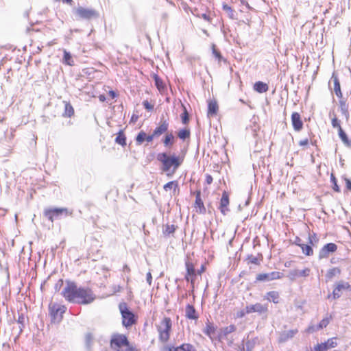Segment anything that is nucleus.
Wrapping results in <instances>:
<instances>
[{"label":"nucleus","mask_w":351,"mask_h":351,"mask_svg":"<svg viewBox=\"0 0 351 351\" xmlns=\"http://www.w3.org/2000/svg\"><path fill=\"white\" fill-rule=\"evenodd\" d=\"M64 213L65 215L68 214L67 209L55 208L53 210H45V216L48 217L49 219L51 221H53L54 219H57Z\"/></svg>","instance_id":"obj_14"},{"label":"nucleus","mask_w":351,"mask_h":351,"mask_svg":"<svg viewBox=\"0 0 351 351\" xmlns=\"http://www.w3.org/2000/svg\"><path fill=\"white\" fill-rule=\"evenodd\" d=\"M214 332H215L214 327L213 326H211L210 324H207L206 328L205 330V333L210 335V334L214 333Z\"/></svg>","instance_id":"obj_51"},{"label":"nucleus","mask_w":351,"mask_h":351,"mask_svg":"<svg viewBox=\"0 0 351 351\" xmlns=\"http://www.w3.org/2000/svg\"><path fill=\"white\" fill-rule=\"evenodd\" d=\"M154 80L156 86H157L158 90H161L162 88H164V85L162 80L156 75H154Z\"/></svg>","instance_id":"obj_46"},{"label":"nucleus","mask_w":351,"mask_h":351,"mask_svg":"<svg viewBox=\"0 0 351 351\" xmlns=\"http://www.w3.org/2000/svg\"><path fill=\"white\" fill-rule=\"evenodd\" d=\"M311 269L309 268H305L304 269H292L289 271L288 278L291 280H295L299 277H307L310 275Z\"/></svg>","instance_id":"obj_13"},{"label":"nucleus","mask_w":351,"mask_h":351,"mask_svg":"<svg viewBox=\"0 0 351 351\" xmlns=\"http://www.w3.org/2000/svg\"><path fill=\"white\" fill-rule=\"evenodd\" d=\"M93 336L91 333L88 332L85 336V343L88 350H90L93 343Z\"/></svg>","instance_id":"obj_33"},{"label":"nucleus","mask_w":351,"mask_h":351,"mask_svg":"<svg viewBox=\"0 0 351 351\" xmlns=\"http://www.w3.org/2000/svg\"><path fill=\"white\" fill-rule=\"evenodd\" d=\"M156 137V136H154V133L151 135H148L147 136L146 135V137H145V140L147 141V142H151L153 141L154 138Z\"/></svg>","instance_id":"obj_58"},{"label":"nucleus","mask_w":351,"mask_h":351,"mask_svg":"<svg viewBox=\"0 0 351 351\" xmlns=\"http://www.w3.org/2000/svg\"><path fill=\"white\" fill-rule=\"evenodd\" d=\"M337 346V338L332 337L324 343H317L314 346L312 351H327L329 349L335 348Z\"/></svg>","instance_id":"obj_9"},{"label":"nucleus","mask_w":351,"mask_h":351,"mask_svg":"<svg viewBox=\"0 0 351 351\" xmlns=\"http://www.w3.org/2000/svg\"><path fill=\"white\" fill-rule=\"evenodd\" d=\"M62 294L69 302L87 304L93 302L95 298L93 291L85 287H77L73 282H67L64 288Z\"/></svg>","instance_id":"obj_1"},{"label":"nucleus","mask_w":351,"mask_h":351,"mask_svg":"<svg viewBox=\"0 0 351 351\" xmlns=\"http://www.w3.org/2000/svg\"><path fill=\"white\" fill-rule=\"evenodd\" d=\"M145 137L146 134L143 131L140 132L136 138L137 143L141 144L145 140Z\"/></svg>","instance_id":"obj_43"},{"label":"nucleus","mask_w":351,"mask_h":351,"mask_svg":"<svg viewBox=\"0 0 351 351\" xmlns=\"http://www.w3.org/2000/svg\"><path fill=\"white\" fill-rule=\"evenodd\" d=\"M184 112L182 113L181 117H182V121L184 124L188 123L189 121V113L184 106Z\"/></svg>","instance_id":"obj_44"},{"label":"nucleus","mask_w":351,"mask_h":351,"mask_svg":"<svg viewBox=\"0 0 351 351\" xmlns=\"http://www.w3.org/2000/svg\"><path fill=\"white\" fill-rule=\"evenodd\" d=\"M218 110V105L215 101H210L208 106V116L213 117L215 115Z\"/></svg>","instance_id":"obj_22"},{"label":"nucleus","mask_w":351,"mask_h":351,"mask_svg":"<svg viewBox=\"0 0 351 351\" xmlns=\"http://www.w3.org/2000/svg\"><path fill=\"white\" fill-rule=\"evenodd\" d=\"M268 312V304H263L261 303H256L246 306V313H257L259 315L267 317Z\"/></svg>","instance_id":"obj_8"},{"label":"nucleus","mask_w":351,"mask_h":351,"mask_svg":"<svg viewBox=\"0 0 351 351\" xmlns=\"http://www.w3.org/2000/svg\"><path fill=\"white\" fill-rule=\"evenodd\" d=\"M339 104L342 114L346 117V119H348L349 115L348 105L343 101H340Z\"/></svg>","instance_id":"obj_34"},{"label":"nucleus","mask_w":351,"mask_h":351,"mask_svg":"<svg viewBox=\"0 0 351 351\" xmlns=\"http://www.w3.org/2000/svg\"><path fill=\"white\" fill-rule=\"evenodd\" d=\"M115 142L119 145H126V138L122 131H120L115 138Z\"/></svg>","instance_id":"obj_32"},{"label":"nucleus","mask_w":351,"mask_h":351,"mask_svg":"<svg viewBox=\"0 0 351 351\" xmlns=\"http://www.w3.org/2000/svg\"><path fill=\"white\" fill-rule=\"evenodd\" d=\"M338 132H339V136L340 138L341 139V141H343V143L346 145L350 147L351 142L349 141L346 134L343 130V129L341 128H339V130Z\"/></svg>","instance_id":"obj_31"},{"label":"nucleus","mask_w":351,"mask_h":351,"mask_svg":"<svg viewBox=\"0 0 351 351\" xmlns=\"http://www.w3.org/2000/svg\"><path fill=\"white\" fill-rule=\"evenodd\" d=\"M282 274L278 271H272L267 274H259L256 276L258 281H271L276 279H280Z\"/></svg>","instance_id":"obj_12"},{"label":"nucleus","mask_w":351,"mask_h":351,"mask_svg":"<svg viewBox=\"0 0 351 351\" xmlns=\"http://www.w3.org/2000/svg\"><path fill=\"white\" fill-rule=\"evenodd\" d=\"M249 260H250V263H252L253 264L258 263V258L254 256H251L250 257H249Z\"/></svg>","instance_id":"obj_56"},{"label":"nucleus","mask_w":351,"mask_h":351,"mask_svg":"<svg viewBox=\"0 0 351 351\" xmlns=\"http://www.w3.org/2000/svg\"><path fill=\"white\" fill-rule=\"evenodd\" d=\"M126 347H127V348L125 349V351H137V350L134 347L130 346V343H129V346H126Z\"/></svg>","instance_id":"obj_60"},{"label":"nucleus","mask_w":351,"mask_h":351,"mask_svg":"<svg viewBox=\"0 0 351 351\" xmlns=\"http://www.w3.org/2000/svg\"><path fill=\"white\" fill-rule=\"evenodd\" d=\"M331 123L333 128L338 129V131L339 130V128H341L340 125V121L337 118L335 115L332 118Z\"/></svg>","instance_id":"obj_45"},{"label":"nucleus","mask_w":351,"mask_h":351,"mask_svg":"<svg viewBox=\"0 0 351 351\" xmlns=\"http://www.w3.org/2000/svg\"><path fill=\"white\" fill-rule=\"evenodd\" d=\"M350 288V285L348 282L340 280L336 283L333 290L332 296L333 299H338L341 297L343 291L348 290Z\"/></svg>","instance_id":"obj_10"},{"label":"nucleus","mask_w":351,"mask_h":351,"mask_svg":"<svg viewBox=\"0 0 351 351\" xmlns=\"http://www.w3.org/2000/svg\"><path fill=\"white\" fill-rule=\"evenodd\" d=\"M329 322H330L329 318H328V317L324 318L319 322V324L317 326L316 329H314L313 327H309L308 328V331L309 332H313L315 330H318L322 329L324 328H326L328 325Z\"/></svg>","instance_id":"obj_28"},{"label":"nucleus","mask_w":351,"mask_h":351,"mask_svg":"<svg viewBox=\"0 0 351 351\" xmlns=\"http://www.w3.org/2000/svg\"><path fill=\"white\" fill-rule=\"evenodd\" d=\"M152 274L150 272H148L147 274V282H148V284L149 285H151L152 284Z\"/></svg>","instance_id":"obj_57"},{"label":"nucleus","mask_w":351,"mask_h":351,"mask_svg":"<svg viewBox=\"0 0 351 351\" xmlns=\"http://www.w3.org/2000/svg\"><path fill=\"white\" fill-rule=\"evenodd\" d=\"M174 351H194L192 345L189 343H184L182 346L177 347Z\"/></svg>","instance_id":"obj_35"},{"label":"nucleus","mask_w":351,"mask_h":351,"mask_svg":"<svg viewBox=\"0 0 351 351\" xmlns=\"http://www.w3.org/2000/svg\"><path fill=\"white\" fill-rule=\"evenodd\" d=\"M143 104V106L145 107V108L148 110H152L154 108V106L152 105L151 104H149V101L147 100L144 101Z\"/></svg>","instance_id":"obj_53"},{"label":"nucleus","mask_w":351,"mask_h":351,"mask_svg":"<svg viewBox=\"0 0 351 351\" xmlns=\"http://www.w3.org/2000/svg\"><path fill=\"white\" fill-rule=\"evenodd\" d=\"M297 332L298 330H289L284 331L282 333H280L278 341L280 343L286 342L289 339L292 338Z\"/></svg>","instance_id":"obj_19"},{"label":"nucleus","mask_w":351,"mask_h":351,"mask_svg":"<svg viewBox=\"0 0 351 351\" xmlns=\"http://www.w3.org/2000/svg\"><path fill=\"white\" fill-rule=\"evenodd\" d=\"M121 316H122V324L126 327H130L136 322L134 314L128 309V306L125 303H121L119 306Z\"/></svg>","instance_id":"obj_5"},{"label":"nucleus","mask_w":351,"mask_h":351,"mask_svg":"<svg viewBox=\"0 0 351 351\" xmlns=\"http://www.w3.org/2000/svg\"><path fill=\"white\" fill-rule=\"evenodd\" d=\"M171 326V319L167 317H164L160 324L157 326V330L159 333V339L160 341L165 343L169 339Z\"/></svg>","instance_id":"obj_4"},{"label":"nucleus","mask_w":351,"mask_h":351,"mask_svg":"<svg viewBox=\"0 0 351 351\" xmlns=\"http://www.w3.org/2000/svg\"><path fill=\"white\" fill-rule=\"evenodd\" d=\"M223 9L228 13V16L230 18H232V19L234 18V11L229 5H223Z\"/></svg>","instance_id":"obj_47"},{"label":"nucleus","mask_w":351,"mask_h":351,"mask_svg":"<svg viewBox=\"0 0 351 351\" xmlns=\"http://www.w3.org/2000/svg\"><path fill=\"white\" fill-rule=\"evenodd\" d=\"M195 206L199 208V212L203 213L206 211V208L204 206V203L200 197V192L198 191L196 194L195 198Z\"/></svg>","instance_id":"obj_27"},{"label":"nucleus","mask_w":351,"mask_h":351,"mask_svg":"<svg viewBox=\"0 0 351 351\" xmlns=\"http://www.w3.org/2000/svg\"><path fill=\"white\" fill-rule=\"evenodd\" d=\"M186 267L187 274H186L185 278L187 281H189L190 277L194 276L195 275V271L193 265L189 262L186 263Z\"/></svg>","instance_id":"obj_25"},{"label":"nucleus","mask_w":351,"mask_h":351,"mask_svg":"<svg viewBox=\"0 0 351 351\" xmlns=\"http://www.w3.org/2000/svg\"><path fill=\"white\" fill-rule=\"evenodd\" d=\"M291 122L295 131L299 132L302 129L303 123L301 120L300 114L298 112H293L291 114Z\"/></svg>","instance_id":"obj_15"},{"label":"nucleus","mask_w":351,"mask_h":351,"mask_svg":"<svg viewBox=\"0 0 351 351\" xmlns=\"http://www.w3.org/2000/svg\"><path fill=\"white\" fill-rule=\"evenodd\" d=\"M337 249V246L335 243H327L320 250L319 252V258L323 259L328 258L330 253L335 252Z\"/></svg>","instance_id":"obj_11"},{"label":"nucleus","mask_w":351,"mask_h":351,"mask_svg":"<svg viewBox=\"0 0 351 351\" xmlns=\"http://www.w3.org/2000/svg\"><path fill=\"white\" fill-rule=\"evenodd\" d=\"M64 61L68 65L73 64V60L71 54L69 52H66V51L64 53Z\"/></svg>","instance_id":"obj_38"},{"label":"nucleus","mask_w":351,"mask_h":351,"mask_svg":"<svg viewBox=\"0 0 351 351\" xmlns=\"http://www.w3.org/2000/svg\"><path fill=\"white\" fill-rule=\"evenodd\" d=\"M64 112L63 113L64 117H71L74 114V109L70 103L64 101Z\"/></svg>","instance_id":"obj_26"},{"label":"nucleus","mask_w":351,"mask_h":351,"mask_svg":"<svg viewBox=\"0 0 351 351\" xmlns=\"http://www.w3.org/2000/svg\"><path fill=\"white\" fill-rule=\"evenodd\" d=\"M331 181L332 182V183L334 184L333 189L337 192H339L340 191L339 187L337 184L336 178H335V176L332 174L331 175Z\"/></svg>","instance_id":"obj_50"},{"label":"nucleus","mask_w":351,"mask_h":351,"mask_svg":"<svg viewBox=\"0 0 351 351\" xmlns=\"http://www.w3.org/2000/svg\"><path fill=\"white\" fill-rule=\"evenodd\" d=\"M335 94L338 97H342V93L341 91V89L339 90V91H335Z\"/></svg>","instance_id":"obj_62"},{"label":"nucleus","mask_w":351,"mask_h":351,"mask_svg":"<svg viewBox=\"0 0 351 351\" xmlns=\"http://www.w3.org/2000/svg\"><path fill=\"white\" fill-rule=\"evenodd\" d=\"M308 240L311 246H315L319 241V239L317 237L316 234L315 233L313 234H309Z\"/></svg>","instance_id":"obj_39"},{"label":"nucleus","mask_w":351,"mask_h":351,"mask_svg":"<svg viewBox=\"0 0 351 351\" xmlns=\"http://www.w3.org/2000/svg\"><path fill=\"white\" fill-rule=\"evenodd\" d=\"M308 143V141L307 138L300 141L299 143L300 145H301V146L306 145Z\"/></svg>","instance_id":"obj_61"},{"label":"nucleus","mask_w":351,"mask_h":351,"mask_svg":"<svg viewBox=\"0 0 351 351\" xmlns=\"http://www.w3.org/2000/svg\"><path fill=\"white\" fill-rule=\"evenodd\" d=\"M123 271H130V269L129 267H128L127 265H125L123 266Z\"/></svg>","instance_id":"obj_64"},{"label":"nucleus","mask_w":351,"mask_h":351,"mask_svg":"<svg viewBox=\"0 0 351 351\" xmlns=\"http://www.w3.org/2000/svg\"><path fill=\"white\" fill-rule=\"evenodd\" d=\"M110 346L115 351H123L121 350V347L128 346L129 341L126 335L123 334L113 333L111 335Z\"/></svg>","instance_id":"obj_6"},{"label":"nucleus","mask_w":351,"mask_h":351,"mask_svg":"<svg viewBox=\"0 0 351 351\" xmlns=\"http://www.w3.org/2000/svg\"><path fill=\"white\" fill-rule=\"evenodd\" d=\"M180 139L185 140L190 136V131L188 129H183L179 131L178 134Z\"/></svg>","instance_id":"obj_37"},{"label":"nucleus","mask_w":351,"mask_h":351,"mask_svg":"<svg viewBox=\"0 0 351 351\" xmlns=\"http://www.w3.org/2000/svg\"><path fill=\"white\" fill-rule=\"evenodd\" d=\"M346 187L348 190L351 191V180L348 178H345Z\"/></svg>","instance_id":"obj_55"},{"label":"nucleus","mask_w":351,"mask_h":351,"mask_svg":"<svg viewBox=\"0 0 351 351\" xmlns=\"http://www.w3.org/2000/svg\"><path fill=\"white\" fill-rule=\"evenodd\" d=\"M279 298L278 292L275 291L267 292L265 296V299L269 302H273L275 304H278L279 302Z\"/></svg>","instance_id":"obj_20"},{"label":"nucleus","mask_w":351,"mask_h":351,"mask_svg":"<svg viewBox=\"0 0 351 351\" xmlns=\"http://www.w3.org/2000/svg\"><path fill=\"white\" fill-rule=\"evenodd\" d=\"M66 309V308L64 305L56 303H50L49 304V311L51 323H60L62 319L63 314L65 313Z\"/></svg>","instance_id":"obj_3"},{"label":"nucleus","mask_w":351,"mask_h":351,"mask_svg":"<svg viewBox=\"0 0 351 351\" xmlns=\"http://www.w3.org/2000/svg\"><path fill=\"white\" fill-rule=\"evenodd\" d=\"M298 245H299L301 247L302 252L305 255H306V256L313 255V251L312 247L310 245H306V244H304V243H298Z\"/></svg>","instance_id":"obj_30"},{"label":"nucleus","mask_w":351,"mask_h":351,"mask_svg":"<svg viewBox=\"0 0 351 351\" xmlns=\"http://www.w3.org/2000/svg\"><path fill=\"white\" fill-rule=\"evenodd\" d=\"M63 285V280L60 279L55 285L54 289L56 291H60V288L62 287Z\"/></svg>","instance_id":"obj_52"},{"label":"nucleus","mask_w":351,"mask_h":351,"mask_svg":"<svg viewBox=\"0 0 351 351\" xmlns=\"http://www.w3.org/2000/svg\"><path fill=\"white\" fill-rule=\"evenodd\" d=\"M256 341V339L247 340L244 346V341H243L241 351H252L255 347Z\"/></svg>","instance_id":"obj_21"},{"label":"nucleus","mask_w":351,"mask_h":351,"mask_svg":"<svg viewBox=\"0 0 351 351\" xmlns=\"http://www.w3.org/2000/svg\"><path fill=\"white\" fill-rule=\"evenodd\" d=\"M75 14L82 19H91L97 18L98 13L96 10L91 8H84L83 7L77 8L75 11Z\"/></svg>","instance_id":"obj_7"},{"label":"nucleus","mask_w":351,"mask_h":351,"mask_svg":"<svg viewBox=\"0 0 351 351\" xmlns=\"http://www.w3.org/2000/svg\"><path fill=\"white\" fill-rule=\"evenodd\" d=\"M212 49H213V54L215 56L216 58H217L219 60V61H220L222 58V56H221L220 52L216 49L215 45H212Z\"/></svg>","instance_id":"obj_49"},{"label":"nucleus","mask_w":351,"mask_h":351,"mask_svg":"<svg viewBox=\"0 0 351 351\" xmlns=\"http://www.w3.org/2000/svg\"><path fill=\"white\" fill-rule=\"evenodd\" d=\"M169 128V123L167 120H161L160 122L159 126L156 128V129L154 130V136H156V137H158L163 133H165Z\"/></svg>","instance_id":"obj_16"},{"label":"nucleus","mask_w":351,"mask_h":351,"mask_svg":"<svg viewBox=\"0 0 351 351\" xmlns=\"http://www.w3.org/2000/svg\"><path fill=\"white\" fill-rule=\"evenodd\" d=\"M246 314V308L245 309H243L241 311H239L237 313V317L238 318H242Z\"/></svg>","instance_id":"obj_54"},{"label":"nucleus","mask_w":351,"mask_h":351,"mask_svg":"<svg viewBox=\"0 0 351 351\" xmlns=\"http://www.w3.org/2000/svg\"><path fill=\"white\" fill-rule=\"evenodd\" d=\"M157 160L162 165V170L166 172L169 176H172L181 165V161L178 156L175 155L168 156L165 152L159 153L157 155Z\"/></svg>","instance_id":"obj_2"},{"label":"nucleus","mask_w":351,"mask_h":351,"mask_svg":"<svg viewBox=\"0 0 351 351\" xmlns=\"http://www.w3.org/2000/svg\"><path fill=\"white\" fill-rule=\"evenodd\" d=\"M202 17L206 21L209 20V17L207 16L206 14H202Z\"/></svg>","instance_id":"obj_63"},{"label":"nucleus","mask_w":351,"mask_h":351,"mask_svg":"<svg viewBox=\"0 0 351 351\" xmlns=\"http://www.w3.org/2000/svg\"><path fill=\"white\" fill-rule=\"evenodd\" d=\"M206 181L208 184H210L213 182V177L210 175H207L206 178Z\"/></svg>","instance_id":"obj_59"},{"label":"nucleus","mask_w":351,"mask_h":351,"mask_svg":"<svg viewBox=\"0 0 351 351\" xmlns=\"http://www.w3.org/2000/svg\"><path fill=\"white\" fill-rule=\"evenodd\" d=\"M332 79L334 82V90L339 91V90L341 89V86L338 77L333 74L332 76Z\"/></svg>","instance_id":"obj_42"},{"label":"nucleus","mask_w":351,"mask_h":351,"mask_svg":"<svg viewBox=\"0 0 351 351\" xmlns=\"http://www.w3.org/2000/svg\"><path fill=\"white\" fill-rule=\"evenodd\" d=\"M340 274L341 270L338 267L330 269L326 274V281H330L334 277L339 276Z\"/></svg>","instance_id":"obj_23"},{"label":"nucleus","mask_w":351,"mask_h":351,"mask_svg":"<svg viewBox=\"0 0 351 351\" xmlns=\"http://www.w3.org/2000/svg\"><path fill=\"white\" fill-rule=\"evenodd\" d=\"M185 316L189 319L197 320L199 317L194 306L191 304H187L185 308Z\"/></svg>","instance_id":"obj_17"},{"label":"nucleus","mask_w":351,"mask_h":351,"mask_svg":"<svg viewBox=\"0 0 351 351\" xmlns=\"http://www.w3.org/2000/svg\"><path fill=\"white\" fill-rule=\"evenodd\" d=\"M176 230V226L174 225H167L164 230V233L165 234L169 235L173 234Z\"/></svg>","instance_id":"obj_41"},{"label":"nucleus","mask_w":351,"mask_h":351,"mask_svg":"<svg viewBox=\"0 0 351 351\" xmlns=\"http://www.w3.org/2000/svg\"><path fill=\"white\" fill-rule=\"evenodd\" d=\"M174 138L175 137L171 132L166 134L165 138L163 140L164 145L165 147H170L173 145Z\"/></svg>","instance_id":"obj_29"},{"label":"nucleus","mask_w":351,"mask_h":351,"mask_svg":"<svg viewBox=\"0 0 351 351\" xmlns=\"http://www.w3.org/2000/svg\"><path fill=\"white\" fill-rule=\"evenodd\" d=\"M177 184L175 182H169L166 184L164 185V189L167 191L171 189L173 187L176 188Z\"/></svg>","instance_id":"obj_48"},{"label":"nucleus","mask_w":351,"mask_h":351,"mask_svg":"<svg viewBox=\"0 0 351 351\" xmlns=\"http://www.w3.org/2000/svg\"><path fill=\"white\" fill-rule=\"evenodd\" d=\"M229 204V197L228 195L223 192L222 194V197L220 200L219 209L223 215H226V212L228 210V206Z\"/></svg>","instance_id":"obj_18"},{"label":"nucleus","mask_w":351,"mask_h":351,"mask_svg":"<svg viewBox=\"0 0 351 351\" xmlns=\"http://www.w3.org/2000/svg\"><path fill=\"white\" fill-rule=\"evenodd\" d=\"M236 330V326L234 325H230L223 328V333L224 335H228Z\"/></svg>","instance_id":"obj_40"},{"label":"nucleus","mask_w":351,"mask_h":351,"mask_svg":"<svg viewBox=\"0 0 351 351\" xmlns=\"http://www.w3.org/2000/svg\"><path fill=\"white\" fill-rule=\"evenodd\" d=\"M17 322L20 324L19 329L21 332L25 324V317L23 313H18Z\"/></svg>","instance_id":"obj_36"},{"label":"nucleus","mask_w":351,"mask_h":351,"mask_svg":"<svg viewBox=\"0 0 351 351\" xmlns=\"http://www.w3.org/2000/svg\"><path fill=\"white\" fill-rule=\"evenodd\" d=\"M254 88L255 90L260 93H265L268 90L267 84L262 82H256Z\"/></svg>","instance_id":"obj_24"}]
</instances>
